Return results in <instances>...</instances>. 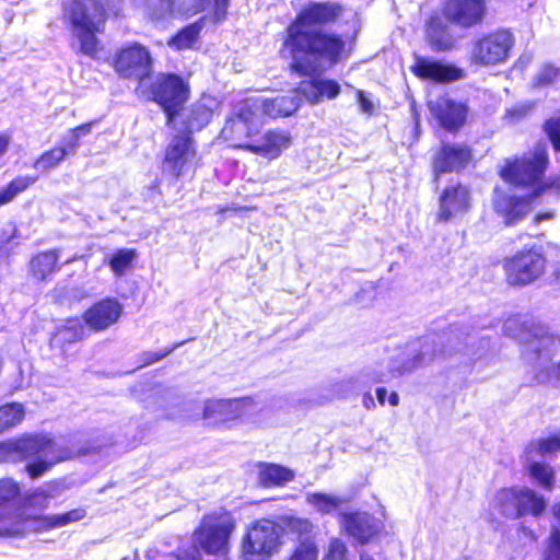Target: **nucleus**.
Listing matches in <instances>:
<instances>
[{
  "label": "nucleus",
  "instance_id": "1",
  "mask_svg": "<svg viewBox=\"0 0 560 560\" xmlns=\"http://www.w3.org/2000/svg\"><path fill=\"white\" fill-rule=\"evenodd\" d=\"M346 8L339 2L311 1L287 25L279 54L288 70L301 78L319 74L323 63L334 67L349 56L341 34L322 27L336 24Z\"/></svg>",
  "mask_w": 560,
  "mask_h": 560
},
{
  "label": "nucleus",
  "instance_id": "2",
  "mask_svg": "<svg viewBox=\"0 0 560 560\" xmlns=\"http://www.w3.org/2000/svg\"><path fill=\"white\" fill-rule=\"evenodd\" d=\"M122 0H65L62 20L79 42L80 51L96 58L100 51L97 35L103 33L109 18L122 15Z\"/></svg>",
  "mask_w": 560,
  "mask_h": 560
},
{
  "label": "nucleus",
  "instance_id": "3",
  "mask_svg": "<svg viewBox=\"0 0 560 560\" xmlns=\"http://www.w3.org/2000/svg\"><path fill=\"white\" fill-rule=\"evenodd\" d=\"M69 447H57L55 440L42 433H24L0 441V462H27L25 471L37 479L56 464L74 458Z\"/></svg>",
  "mask_w": 560,
  "mask_h": 560
},
{
  "label": "nucleus",
  "instance_id": "4",
  "mask_svg": "<svg viewBox=\"0 0 560 560\" xmlns=\"http://www.w3.org/2000/svg\"><path fill=\"white\" fill-rule=\"evenodd\" d=\"M135 93L145 102L154 103L165 116V124L174 127L191 97L187 78L176 72H159L147 82L136 85Z\"/></svg>",
  "mask_w": 560,
  "mask_h": 560
},
{
  "label": "nucleus",
  "instance_id": "5",
  "mask_svg": "<svg viewBox=\"0 0 560 560\" xmlns=\"http://www.w3.org/2000/svg\"><path fill=\"white\" fill-rule=\"evenodd\" d=\"M236 521L225 508L207 512L192 532L194 544L206 555L225 557L231 549V538Z\"/></svg>",
  "mask_w": 560,
  "mask_h": 560
},
{
  "label": "nucleus",
  "instance_id": "6",
  "mask_svg": "<svg viewBox=\"0 0 560 560\" xmlns=\"http://www.w3.org/2000/svg\"><path fill=\"white\" fill-rule=\"evenodd\" d=\"M549 166V154L544 144L522 155L504 159L498 175L508 185L520 189H534Z\"/></svg>",
  "mask_w": 560,
  "mask_h": 560
},
{
  "label": "nucleus",
  "instance_id": "7",
  "mask_svg": "<svg viewBox=\"0 0 560 560\" xmlns=\"http://www.w3.org/2000/svg\"><path fill=\"white\" fill-rule=\"evenodd\" d=\"M503 332L523 347L524 357L534 359L540 358L544 350L560 341V335L553 332L546 323L533 318L510 317L503 325Z\"/></svg>",
  "mask_w": 560,
  "mask_h": 560
},
{
  "label": "nucleus",
  "instance_id": "8",
  "mask_svg": "<svg viewBox=\"0 0 560 560\" xmlns=\"http://www.w3.org/2000/svg\"><path fill=\"white\" fill-rule=\"evenodd\" d=\"M108 63L119 79L136 81V85H140L150 79L154 59L148 46L128 42L115 49Z\"/></svg>",
  "mask_w": 560,
  "mask_h": 560
},
{
  "label": "nucleus",
  "instance_id": "9",
  "mask_svg": "<svg viewBox=\"0 0 560 560\" xmlns=\"http://www.w3.org/2000/svg\"><path fill=\"white\" fill-rule=\"evenodd\" d=\"M502 269L509 287L524 288L545 275L547 259L536 246L524 247L513 255L504 257Z\"/></svg>",
  "mask_w": 560,
  "mask_h": 560
},
{
  "label": "nucleus",
  "instance_id": "10",
  "mask_svg": "<svg viewBox=\"0 0 560 560\" xmlns=\"http://www.w3.org/2000/svg\"><path fill=\"white\" fill-rule=\"evenodd\" d=\"M493 509L508 520H518L525 515L539 517L546 509V501L528 487H503L494 494Z\"/></svg>",
  "mask_w": 560,
  "mask_h": 560
},
{
  "label": "nucleus",
  "instance_id": "11",
  "mask_svg": "<svg viewBox=\"0 0 560 560\" xmlns=\"http://www.w3.org/2000/svg\"><path fill=\"white\" fill-rule=\"evenodd\" d=\"M278 524L269 518L254 521L240 542L242 560H269L281 546Z\"/></svg>",
  "mask_w": 560,
  "mask_h": 560
},
{
  "label": "nucleus",
  "instance_id": "12",
  "mask_svg": "<svg viewBox=\"0 0 560 560\" xmlns=\"http://www.w3.org/2000/svg\"><path fill=\"white\" fill-rule=\"evenodd\" d=\"M515 37L509 28L483 33L471 43L468 60L471 66L490 67L504 63L511 56Z\"/></svg>",
  "mask_w": 560,
  "mask_h": 560
},
{
  "label": "nucleus",
  "instance_id": "13",
  "mask_svg": "<svg viewBox=\"0 0 560 560\" xmlns=\"http://www.w3.org/2000/svg\"><path fill=\"white\" fill-rule=\"evenodd\" d=\"M257 112L255 104L243 102L225 120L220 136L231 149L242 151L238 144L254 140L259 133Z\"/></svg>",
  "mask_w": 560,
  "mask_h": 560
},
{
  "label": "nucleus",
  "instance_id": "14",
  "mask_svg": "<svg viewBox=\"0 0 560 560\" xmlns=\"http://www.w3.org/2000/svg\"><path fill=\"white\" fill-rule=\"evenodd\" d=\"M196 160L197 148L194 137L190 131H183L173 136L166 144L162 159V172L177 180L190 166H194Z\"/></svg>",
  "mask_w": 560,
  "mask_h": 560
},
{
  "label": "nucleus",
  "instance_id": "15",
  "mask_svg": "<svg viewBox=\"0 0 560 560\" xmlns=\"http://www.w3.org/2000/svg\"><path fill=\"white\" fill-rule=\"evenodd\" d=\"M472 208V194L468 185L460 182L446 185L438 197L435 221L448 223L468 213Z\"/></svg>",
  "mask_w": 560,
  "mask_h": 560
},
{
  "label": "nucleus",
  "instance_id": "16",
  "mask_svg": "<svg viewBox=\"0 0 560 560\" xmlns=\"http://www.w3.org/2000/svg\"><path fill=\"white\" fill-rule=\"evenodd\" d=\"M472 162V150L465 143L442 142L432 155L431 170L434 180L442 175L462 173Z\"/></svg>",
  "mask_w": 560,
  "mask_h": 560
},
{
  "label": "nucleus",
  "instance_id": "17",
  "mask_svg": "<svg viewBox=\"0 0 560 560\" xmlns=\"http://www.w3.org/2000/svg\"><path fill=\"white\" fill-rule=\"evenodd\" d=\"M283 522L288 533L296 539L287 560H318L319 546L313 523L292 515L284 517Z\"/></svg>",
  "mask_w": 560,
  "mask_h": 560
},
{
  "label": "nucleus",
  "instance_id": "18",
  "mask_svg": "<svg viewBox=\"0 0 560 560\" xmlns=\"http://www.w3.org/2000/svg\"><path fill=\"white\" fill-rule=\"evenodd\" d=\"M122 311L124 306L117 298L105 296L86 307L80 319L89 335L91 332L97 334L116 325L122 315Z\"/></svg>",
  "mask_w": 560,
  "mask_h": 560
},
{
  "label": "nucleus",
  "instance_id": "19",
  "mask_svg": "<svg viewBox=\"0 0 560 560\" xmlns=\"http://www.w3.org/2000/svg\"><path fill=\"white\" fill-rule=\"evenodd\" d=\"M88 336L89 332L80 317L71 316L54 328L48 339V347L54 357L69 361L77 353L72 351L73 346L86 339Z\"/></svg>",
  "mask_w": 560,
  "mask_h": 560
},
{
  "label": "nucleus",
  "instance_id": "20",
  "mask_svg": "<svg viewBox=\"0 0 560 560\" xmlns=\"http://www.w3.org/2000/svg\"><path fill=\"white\" fill-rule=\"evenodd\" d=\"M255 401L250 396L230 399H208L202 409V419L212 425L236 421L249 413Z\"/></svg>",
  "mask_w": 560,
  "mask_h": 560
},
{
  "label": "nucleus",
  "instance_id": "21",
  "mask_svg": "<svg viewBox=\"0 0 560 560\" xmlns=\"http://www.w3.org/2000/svg\"><path fill=\"white\" fill-rule=\"evenodd\" d=\"M441 10L451 24L462 28H472L483 23L487 2L486 0H444Z\"/></svg>",
  "mask_w": 560,
  "mask_h": 560
},
{
  "label": "nucleus",
  "instance_id": "22",
  "mask_svg": "<svg viewBox=\"0 0 560 560\" xmlns=\"http://www.w3.org/2000/svg\"><path fill=\"white\" fill-rule=\"evenodd\" d=\"M292 144V137L289 131L271 128L266 130L258 139L238 144L242 151L261 156L269 161L276 160L282 155Z\"/></svg>",
  "mask_w": 560,
  "mask_h": 560
},
{
  "label": "nucleus",
  "instance_id": "23",
  "mask_svg": "<svg viewBox=\"0 0 560 560\" xmlns=\"http://www.w3.org/2000/svg\"><path fill=\"white\" fill-rule=\"evenodd\" d=\"M339 520L342 532L360 545L369 544L380 533L377 520L369 512H343Z\"/></svg>",
  "mask_w": 560,
  "mask_h": 560
},
{
  "label": "nucleus",
  "instance_id": "24",
  "mask_svg": "<svg viewBox=\"0 0 560 560\" xmlns=\"http://www.w3.org/2000/svg\"><path fill=\"white\" fill-rule=\"evenodd\" d=\"M411 73L420 80L451 83L465 77L464 70L452 63L418 56L410 66Z\"/></svg>",
  "mask_w": 560,
  "mask_h": 560
},
{
  "label": "nucleus",
  "instance_id": "25",
  "mask_svg": "<svg viewBox=\"0 0 560 560\" xmlns=\"http://www.w3.org/2000/svg\"><path fill=\"white\" fill-rule=\"evenodd\" d=\"M430 110L444 130L456 133L466 125L469 107L464 102L440 97L430 107Z\"/></svg>",
  "mask_w": 560,
  "mask_h": 560
},
{
  "label": "nucleus",
  "instance_id": "26",
  "mask_svg": "<svg viewBox=\"0 0 560 560\" xmlns=\"http://www.w3.org/2000/svg\"><path fill=\"white\" fill-rule=\"evenodd\" d=\"M536 201L529 191L527 195L501 194L493 200L494 212L502 218L504 225L513 226L523 221L532 211Z\"/></svg>",
  "mask_w": 560,
  "mask_h": 560
},
{
  "label": "nucleus",
  "instance_id": "27",
  "mask_svg": "<svg viewBox=\"0 0 560 560\" xmlns=\"http://www.w3.org/2000/svg\"><path fill=\"white\" fill-rule=\"evenodd\" d=\"M450 24L442 10L432 12L425 20L424 37L433 51H450L455 47L456 39Z\"/></svg>",
  "mask_w": 560,
  "mask_h": 560
},
{
  "label": "nucleus",
  "instance_id": "28",
  "mask_svg": "<svg viewBox=\"0 0 560 560\" xmlns=\"http://www.w3.org/2000/svg\"><path fill=\"white\" fill-rule=\"evenodd\" d=\"M86 516L84 508L71 509L61 514H19V523L23 526L31 525L34 532H47L57 527H62L71 523L79 522Z\"/></svg>",
  "mask_w": 560,
  "mask_h": 560
},
{
  "label": "nucleus",
  "instance_id": "29",
  "mask_svg": "<svg viewBox=\"0 0 560 560\" xmlns=\"http://www.w3.org/2000/svg\"><path fill=\"white\" fill-rule=\"evenodd\" d=\"M340 84L334 79H311L302 81L295 93L310 105H317L325 97L335 100L340 94Z\"/></svg>",
  "mask_w": 560,
  "mask_h": 560
},
{
  "label": "nucleus",
  "instance_id": "30",
  "mask_svg": "<svg viewBox=\"0 0 560 560\" xmlns=\"http://www.w3.org/2000/svg\"><path fill=\"white\" fill-rule=\"evenodd\" d=\"M59 257L60 250L57 248L46 249L34 254L30 258L27 265L31 278L36 282L50 281L52 276L61 268Z\"/></svg>",
  "mask_w": 560,
  "mask_h": 560
},
{
  "label": "nucleus",
  "instance_id": "31",
  "mask_svg": "<svg viewBox=\"0 0 560 560\" xmlns=\"http://www.w3.org/2000/svg\"><path fill=\"white\" fill-rule=\"evenodd\" d=\"M258 483L264 488L283 487L294 479V471L276 463H257Z\"/></svg>",
  "mask_w": 560,
  "mask_h": 560
},
{
  "label": "nucleus",
  "instance_id": "32",
  "mask_svg": "<svg viewBox=\"0 0 560 560\" xmlns=\"http://www.w3.org/2000/svg\"><path fill=\"white\" fill-rule=\"evenodd\" d=\"M206 16H201L192 23L179 28L167 39V46L175 51L192 49L200 40L201 32L205 26Z\"/></svg>",
  "mask_w": 560,
  "mask_h": 560
},
{
  "label": "nucleus",
  "instance_id": "33",
  "mask_svg": "<svg viewBox=\"0 0 560 560\" xmlns=\"http://www.w3.org/2000/svg\"><path fill=\"white\" fill-rule=\"evenodd\" d=\"M191 4L183 11V15L192 16L210 9L214 23L223 22L228 16L230 0H190Z\"/></svg>",
  "mask_w": 560,
  "mask_h": 560
},
{
  "label": "nucleus",
  "instance_id": "34",
  "mask_svg": "<svg viewBox=\"0 0 560 560\" xmlns=\"http://www.w3.org/2000/svg\"><path fill=\"white\" fill-rule=\"evenodd\" d=\"M298 106L290 96L279 95L273 98H267L261 104L264 115L271 119L288 117L296 110Z\"/></svg>",
  "mask_w": 560,
  "mask_h": 560
},
{
  "label": "nucleus",
  "instance_id": "35",
  "mask_svg": "<svg viewBox=\"0 0 560 560\" xmlns=\"http://www.w3.org/2000/svg\"><path fill=\"white\" fill-rule=\"evenodd\" d=\"M551 512L558 524L550 528L540 560H560V502L552 505Z\"/></svg>",
  "mask_w": 560,
  "mask_h": 560
},
{
  "label": "nucleus",
  "instance_id": "36",
  "mask_svg": "<svg viewBox=\"0 0 560 560\" xmlns=\"http://www.w3.org/2000/svg\"><path fill=\"white\" fill-rule=\"evenodd\" d=\"M137 256L136 248H119L108 257L107 265L116 277H122L132 269Z\"/></svg>",
  "mask_w": 560,
  "mask_h": 560
},
{
  "label": "nucleus",
  "instance_id": "37",
  "mask_svg": "<svg viewBox=\"0 0 560 560\" xmlns=\"http://www.w3.org/2000/svg\"><path fill=\"white\" fill-rule=\"evenodd\" d=\"M71 152L68 144L52 147L43 152L35 161L33 166L42 172H48L57 167Z\"/></svg>",
  "mask_w": 560,
  "mask_h": 560
},
{
  "label": "nucleus",
  "instance_id": "38",
  "mask_svg": "<svg viewBox=\"0 0 560 560\" xmlns=\"http://www.w3.org/2000/svg\"><path fill=\"white\" fill-rule=\"evenodd\" d=\"M36 178L32 176H16L5 186L0 188V207L12 202L20 194L24 192Z\"/></svg>",
  "mask_w": 560,
  "mask_h": 560
},
{
  "label": "nucleus",
  "instance_id": "39",
  "mask_svg": "<svg viewBox=\"0 0 560 560\" xmlns=\"http://www.w3.org/2000/svg\"><path fill=\"white\" fill-rule=\"evenodd\" d=\"M212 110L209 106L205 104H194L190 107L186 121L184 122V131H190V135H192L194 130H201L210 122Z\"/></svg>",
  "mask_w": 560,
  "mask_h": 560
},
{
  "label": "nucleus",
  "instance_id": "40",
  "mask_svg": "<svg viewBox=\"0 0 560 560\" xmlns=\"http://www.w3.org/2000/svg\"><path fill=\"white\" fill-rule=\"evenodd\" d=\"M529 477L545 490H552L555 471L551 466L541 462H532L527 466Z\"/></svg>",
  "mask_w": 560,
  "mask_h": 560
},
{
  "label": "nucleus",
  "instance_id": "41",
  "mask_svg": "<svg viewBox=\"0 0 560 560\" xmlns=\"http://www.w3.org/2000/svg\"><path fill=\"white\" fill-rule=\"evenodd\" d=\"M24 418V409L20 404H7L0 407V433L19 424Z\"/></svg>",
  "mask_w": 560,
  "mask_h": 560
},
{
  "label": "nucleus",
  "instance_id": "42",
  "mask_svg": "<svg viewBox=\"0 0 560 560\" xmlns=\"http://www.w3.org/2000/svg\"><path fill=\"white\" fill-rule=\"evenodd\" d=\"M308 503L314 505L322 513H330L340 506L342 500L323 492L311 493L307 498Z\"/></svg>",
  "mask_w": 560,
  "mask_h": 560
},
{
  "label": "nucleus",
  "instance_id": "43",
  "mask_svg": "<svg viewBox=\"0 0 560 560\" xmlns=\"http://www.w3.org/2000/svg\"><path fill=\"white\" fill-rule=\"evenodd\" d=\"M558 451H560V436L552 434L534 441L528 452H535L537 455L545 457L547 455H553Z\"/></svg>",
  "mask_w": 560,
  "mask_h": 560
},
{
  "label": "nucleus",
  "instance_id": "44",
  "mask_svg": "<svg viewBox=\"0 0 560 560\" xmlns=\"http://www.w3.org/2000/svg\"><path fill=\"white\" fill-rule=\"evenodd\" d=\"M102 118H96L86 122H83L79 126H75L69 130V137H68V149L71 152V154L75 153L77 148L80 144V140L82 137L91 133L94 126H96Z\"/></svg>",
  "mask_w": 560,
  "mask_h": 560
},
{
  "label": "nucleus",
  "instance_id": "45",
  "mask_svg": "<svg viewBox=\"0 0 560 560\" xmlns=\"http://www.w3.org/2000/svg\"><path fill=\"white\" fill-rule=\"evenodd\" d=\"M176 11V0H152L149 14L152 20L162 21L172 16Z\"/></svg>",
  "mask_w": 560,
  "mask_h": 560
},
{
  "label": "nucleus",
  "instance_id": "46",
  "mask_svg": "<svg viewBox=\"0 0 560 560\" xmlns=\"http://www.w3.org/2000/svg\"><path fill=\"white\" fill-rule=\"evenodd\" d=\"M530 192L532 197H534L536 201L547 192L552 194L556 199H560V175L551 176L546 180H542L541 178Z\"/></svg>",
  "mask_w": 560,
  "mask_h": 560
},
{
  "label": "nucleus",
  "instance_id": "47",
  "mask_svg": "<svg viewBox=\"0 0 560 560\" xmlns=\"http://www.w3.org/2000/svg\"><path fill=\"white\" fill-rule=\"evenodd\" d=\"M559 77V69L551 65H544L532 80V86L544 89L552 85Z\"/></svg>",
  "mask_w": 560,
  "mask_h": 560
},
{
  "label": "nucleus",
  "instance_id": "48",
  "mask_svg": "<svg viewBox=\"0 0 560 560\" xmlns=\"http://www.w3.org/2000/svg\"><path fill=\"white\" fill-rule=\"evenodd\" d=\"M21 494L20 483L12 478L0 479V508L16 500Z\"/></svg>",
  "mask_w": 560,
  "mask_h": 560
},
{
  "label": "nucleus",
  "instance_id": "49",
  "mask_svg": "<svg viewBox=\"0 0 560 560\" xmlns=\"http://www.w3.org/2000/svg\"><path fill=\"white\" fill-rule=\"evenodd\" d=\"M347 545L339 538L334 537L329 539L327 550L324 555V560H349L347 557Z\"/></svg>",
  "mask_w": 560,
  "mask_h": 560
},
{
  "label": "nucleus",
  "instance_id": "50",
  "mask_svg": "<svg viewBox=\"0 0 560 560\" xmlns=\"http://www.w3.org/2000/svg\"><path fill=\"white\" fill-rule=\"evenodd\" d=\"M184 342H177V343H173L172 346L165 348L164 350H161V351H147V352H143L141 354V364L140 366H149V365H152L161 360H163L164 358H166L167 355H170L176 348H178L179 346H182Z\"/></svg>",
  "mask_w": 560,
  "mask_h": 560
},
{
  "label": "nucleus",
  "instance_id": "51",
  "mask_svg": "<svg viewBox=\"0 0 560 560\" xmlns=\"http://www.w3.org/2000/svg\"><path fill=\"white\" fill-rule=\"evenodd\" d=\"M48 494L45 491L34 490L31 493L26 494L22 501L21 508H37L38 510H44L48 505Z\"/></svg>",
  "mask_w": 560,
  "mask_h": 560
},
{
  "label": "nucleus",
  "instance_id": "52",
  "mask_svg": "<svg viewBox=\"0 0 560 560\" xmlns=\"http://www.w3.org/2000/svg\"><path fill=\"white\" fill-rule=\"evenodd\" d=\"M545 132L555 151L560 152V117L546 120Z\"/></svg>",
  "mask_w": 560,
  "mask_h": 560
},
{
  "label": "nucleus",
  "instance_id": "53",
  "mask_svg": "<svg viewBox=\"0 0 560 560\" xmlns=\"http://www.w3.org/2000/svg\"><path fill=\"white\" fill-rule=\"evenodd\" d=\"M548 249L550 250L553 265L551 281L558 289H560V245L549 243Z\"/></svg>",
  "mask_w": 560,
  "mask_h": 560
},
{
  "label": "nucleus",
  "instance_id": "54",
  "mask_svg": "<svg viewBox=\"0 0 560 560\" xmlns=\"http://www.w3.org/2000/svg\"><path fill=\"white\" fill-rule=\"evenodd\" d=\"M355 101L360 107V110L368 115L374 114V104L369 98V95L363 90L355 91Z\"/></svg>",
  "mask_w": 560,
  "mask_h": 560
},
{
  "label": "nucleus",
  "instance_id": "55",
  "mask_svg": "<svg viewBox=\"0 0 560 560\" xmlns=\"http://www.w3.org/2000/svg\"><path fill=\"white\" fill-rule=\"evenodd\" d=\"M168 558V560H198L194 552L188 549L172 552Z\"/></svg>",
  "mask_w": 560,
  "mask_h": 560
},
{
  "label": "nucleus",
  "instance_id": "56",
  "mask_svg": "<svg viewBox=\"0 0 560 560\" xmlns=\"http://www.w3.org/2000/svg\"><path fill=\"white\" fill-rule=\"evenodd\" d=\"M553 218H555L553 210H541L534 215L533 222H534V224H539L542 221H548Z\"/></svg>",
  "mask_w": 560,
  "mask_h": 560
},
{
  "label": "nucleus",
  "instance_id": "57",
  "mask_svg": "<svg viewBox=\"0 0 560 560\" xmlns=\"http://www.w3.org/2000/svg\"><path fill=\"white\" fill-rule=\"evenodd\" d=\"M249 209L250 208L243 207V206H232V207L224 206V207H219L217 210V213H219V214H223L225 212L241 213L244 211H248Z\"/></svg>",
  "mask_w": 560,
  "mask_h": 560
},
{
  "label": "nucleus",
  "instance_id": "58",
  "mask_svg": "<svg viewBox=\"0 0 560 560\" xmlns=\"http://www.w3.org/2000/svg\"><path fill=\"white\" fill-rule=\"evenodd\" d=\"M362 402L366 409H373L375 407V402L371 393H364Z\"/></svg>",
  "mask_w": 560,
  "mask_h": 560
},
{
  "label": "nucleus",
  "instance_id": "59",
  "mask_svg": "<svg viewBox=\"0 0 560 560\" xmlns=\"http://www.w3.org/2000/svg\"><path fill=\"white\" fill-rule=\"evenodd\" d=\"M386 395H387V390L385 387H378L376 389V397H377V401L380 402V405L384 406L385 402H386Z\"/></svg>",
  "mask_w": 560,
  "mask_h": 560
},
{
  "label": "nucleus",
  "instance_id": "60",
  "mask_svg": "<svg viewBox=\"0 0 560 560\" xmlns=\"http://www.w3.org/2000/svg\"><path fill=\"white\" fill-rule=\"evenodd\" d=\"M388 402L390 406H398L399 404V396L396 392H392L389 395H388Z\"/></svg>",
  "mask_w": 560,
  "mask_h": 560
},
{
  "label": "nucleus",
  "instance_id": "61",
  "mask_svg": "<svg viewBox=\"0 0 560 560\" xmlns=\"http://www.w3.org/2000/svg\"><path fill=\"white\" fill-rule=\"evenodd\" d=\"M552 376L560 382V361L555 365L552 370Z\"/></svg>",
  "mask_w": 560,
  "mask_h": 560
},
{
  "label": "nucleus",
  "instance_id": "62",
  "mask_svg": "<svg viewBox=\"0 0 560 560\" xmlns=\"http://www.w3.org/2000/svg\"><path fill=\"white\" fill-rule=\"evenodd\" d=\"M360 560H374V558L371 555L362 553Z\"/></svg>",
  "mask_w": 560,
  "mask_h": 560
},
{
  "label": "nucleus",
  "instance_id": "63",
  "mask_svg": "<svg viewBox=\"0 0 560 560\" xmlns=\"http://www.w3.org/2000/svg\"><path fill=\"white\" fill-rule=\"evenodd\" d=\"M24 532H25L24 529H19V530H15L14 534L22 536L24 534Z\"/></svg>",
  "mask_w": 560,
  "mask_h": 560
},
{
  "label": "nucleus",
  "instance_id": "64",
  "mask_svg": "<svg viewBox=\"0 0 560 560\" xmlns=\"http://www.w3.org/2000/svg\"><path fill=\"white\" fill-rule=\"evenodd\" d=\"M154 184H155V186H159L160 182L156 179Z\"/></svg>",
  "mask_w": 560,
  "mask_h": 560
}]
</instances>
